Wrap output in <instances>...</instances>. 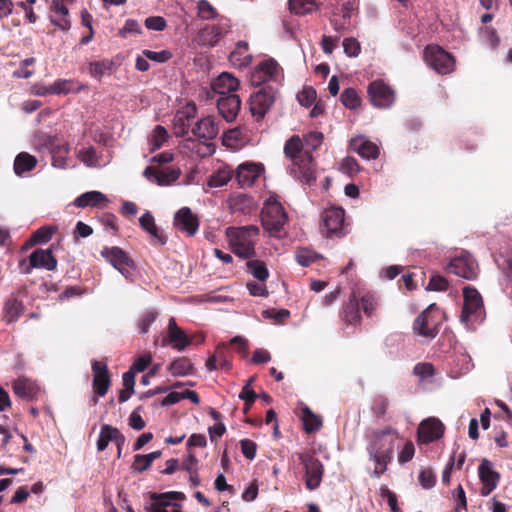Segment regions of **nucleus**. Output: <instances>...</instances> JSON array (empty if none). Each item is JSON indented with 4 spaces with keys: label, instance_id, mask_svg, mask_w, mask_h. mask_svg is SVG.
Returning <instances> with one entry per match:
<instances>
[{
    "label": "nucleus",
    "instance_id": "nucleus-61",
    "mask_svg": "<svg viewBox=\"0 0 512 512\" xmlns=\"http://www.w3.org/2000/svg\"><path fill=\"white\" fill-rule=\"evenodd\" d=\"M152 463L145 456V454H136L134 456V461L132 463L131 468L138 472L142 473L151 467Z\"/></svg>",
    "mask_w": 512,
    "mask_h": 512
},
{
    "label": "nucleus",
    "instance_id": "nucleus-2",
    "mask_svg": "<svg viewBox=\"0 0 512 512\" xmlns=\"http://www.w3.org/2000/svg\"><path fill=\"white\" fill-rule=\"evenodd\" d=\"M260 229L256 225L242 227H228L226 236L229 240L233 253L243 259L253 258L255 245L258 241Z\"/></svg>",
    "mask_w": 512,
    "mask_h": 512
},
{
    "label": "nucleus",
    "instance_id": "nucleus-35",
    "mask_svg": "<svg viewBox=\"0 0 512 512\" xmlns=\"http://www.w3.org/2000/svg\"><path fill=\"white\" fill-rule=\"evenodd\" d=\"M4 312L7 323H12L23 314L24 306L18 299L10 298L4 304Z\"/></svg>",
    "mask_w": 512,
    "mask_h": 512
},
{
    "label": "nucleus",
    "instance_id": "nucleus-28",
    "mask_svg": "<svg viewBox=\"0 0 512 512\" xmlns=\"http://www.w3.org/2000/svg\"><path fill=\"white\" fill-rule=\"evenodd\" d=\"M31 266L35 268L54 271L57 267V259L51 249H36L30 254Z\"/></svg>",
    "mask_w": 512,
    "mask_h": 512
},
{
    "label": "nucleus",
    "instance_id": "nucleus-23",
    "mask_svg": "<svg viewBox=\"0 0 512 512\" xmlns=\"http://www.w3.org/2000/svg\"><path fill=\"white\" fill-rule=\"evenodd\" d=\"M263 170L262 164L245 162L238 166L235 179L242 188L251 187Z\"/></svg>",
    "mask_w": 512,
    "mask_h": 512
},
{
    "label": "nucleus",
    "instance_id": "nucleus-39",
    "mask_svg": "<svg viewBox=\"0 0 512 512\" xmlns=\"http://www.w3.org/2000/svg\"><path fill=\"white\" fill-rule=\"evenodd\" d=\"M318 8L315 0H289V9L297 15H305Z\"/></svg>",
    "mask_w": 512,
    "mask_h": 512
},
{
    "label": "nucleus",
    "instance_id": "nucleus-20",
    "mask_svg": "<svg viewBox=\"0 0 512 512\" xmlns=\"http://www.w3.org/2000/svg\"><path fill=\"white\" fill-rule=\"evenodd\" d=\"M447 270L468 280H474L478 275L477 265L468 256L455 257L450 261Z\"/></svg>",
    "mask_w": 512,
    "mask_h": 512
},
{
    "label": "nucleus",
    "instance_id": "nucleus-6",
    "mask_svg": "<svg viewBox=\"0 0 512 512\" xmlns=\"http://www.w3.org/2000/svg\"><path fill=\"white\" fill-rule=\"evenodd\" d=\"M426 64L438 74L446 75L455 68V58L439 45H428L423 52Z\"/></svg>",
    "mask_w": 512,
    "mask_h": 512
},
{
    "label": "nucleus",
    "instance_id": "nucleus-24",
    "mask_svg": "<svg viewBox=\"0 0 512 512\" xmlns=\"http://www.w3.org/2000/svg\"><path fill=\"white\" fill-rule=\"evenodd\" d=\"M216 102L219 114L223 119L227 122H232L236 119L241 108V100L238 95L219 96Z\"/></svg>",
    "mask_w": 512,
    "mask_h": 512
},
{
    "label": "nucleus",
    "instance_id": "nucleus-57",
    "mask_svg": "<svg viewBox=\"0 0 512 512\" xmlns=\"http://www.w3.org/2000/svg\"><path fill=\"white\" fill-rule=\"evenodd\" d=\"M380 496L387 499V503L391 509V512H400L397 496L387 486H382L380 488Z\"/></svg>",
    "mask_w": 512,
    "mask_h": 512
},
{
    "label": "nucleus",
    "instance_id": "nucleus-37",
    "mask_svg": "<svg viewBox=\"0 0 512 512\" xmlns=\"http://www.w3.org/2000/svg\"><path fill=\"white\" fill-rule=\"evenodd\" d=\"M169 135L165 127L157 125L149 137V150L155 152L160 149L168 140Z\"/></svg>",
    "mask_w": 512,
    "mask_h": 512
},
{
    "label": "nucleus",
    "instance_id": "nucleus-46",
    "mask_svg": "<svg viewBox=\"0 0 512 512\" xmlns=\"http://www.w3.org/2000/svg\"><path fill=\"white\" fill-rule=\"evenodd\" d=\"M247 269L259 281H265L269 276L265 263L260 260H249L247 262Z\"/></svg>",
    "mask_w": 512,
    "mask_h": 512
},
{
    "label": "nucleus",
    "instance_id": "nucleus-62",
    "mask_svg": "<svg viewBox=\"0 0 512 512\" xmlns=\"http://www.w3.org/2000/svg\"><path fill=\"white\" fill-rule=\"evenodd\" d=\"M145 26L149 30L163 31L166 26V20L161 16H150L145 19Z\"/></svg>",
    "mask_w": 512,
    "mask_h": 512
},
{
    "label": "nucleus",
    "instance_id": "nucleus-64",
    "mask_svg": "<svg viewBox=\"0 0 512 512\" xmlns=\"http://www.w3.org/2000/svg\"><path fill=\"white\" fill-rule=\"evenodd\" d=\"M419 482L424 489L432 488L436 483V478L432 470L423 469L419 474Z\"/></svg>",
    "mask_w": 512,
    "mask_h": 512
},
{
    "label": "nucleus",
    "instance_id": "nucleus-26",
    "mask_svg": "<svg viewBox=\"0 0 512 512\" xmlns=\"http://www.w3.org/2000/svg\"><path fill=\"white\" fill-rule=\"evenodd\" d=\"M239 86L240 81L228 72L221 73L211 83L213 93L218 94L219 96L234 94L233 92H235Z\"/></svg>",
    "mask_w": 512,
    "mask_h": 512
},
{
    "label": "nucleus",
    "instance_id": "nucleus-55",
    "mask_svg": "<svg viewBox=\"0 0 512 512\" xmlns=\"http://www.w3.org/2000/svg\"><path fill=\"white\" fill-rule=\"evenodd\" d=\"M252 203V198L246 195H238L235 198H232L230 201V208L232 211H244L245 208H250Z\"/></svg>",
    "mask_w": 512,
    "mask_h": 512
},
{
    "label": "nucleus",
    "instance_id": "nucleus-5",
    "mask_svg": "<svg viewBox=\"0 0 512 512\" xmlns=\"http://www.w3.org/2000/svg\"><path fill=\"white\" fill-rule=\"evenodd\" d=\"M293 456H297L300 464L302 465L304 475L303 480L308 490H316L322 482L324 475V465L316 457L314 451L296 452Z\"/></svg>",
    "mask_w": 512,
    "mask_h": 512
},
{
    "label": "nucleus",
    "instance_id": "nucleus-7",
    "mask_svg": "<svg viewBox=\"0 0 512 512\" xmlns=\"http://www.w3.org/2000/svg\"><path fill=\"white\" fill-rule=\"evenodd\" d=\"M230 29V21L226 18H221L217 24L206 25L200 29L192 41L199 47L212 48L230 32Z\"/></svg>",
    "mask_w": 512,
    "mask_h": 512
},
{
    "label": "nucleus",
    "instance_id": "nucleus-12",
    "mask_svg": "<svg viewBox=\"0 0 512 512\" xmlns=\"http://www.w3.org/2000/svg\"><path fill=\"white\" fill-rule=\"evenodd\" d=\"M292 173L301 183L312 185L316 181L315 161L311 151H304L298 160L293 162Z\"/></svg>",
    "mask_w": 512,
    "mask_h": 512
},
{
    "label": "nucleus",
    "instance_id": "nucleus-21",
    "mask_svg": "<svg viewBox=\"0 0 512 512\" xmlns=\"http://www.w3.org/2000/svg\"><path fill=\"white\" fill-rule=\"evenodd\" d=\"M174 226L188 236H193L199 229V220L188 207H182L174 216Z\"/></svg>",
    "mask_w": 512,
    "mask_h": 512
},
{
    "label": "nucleus",
    "instance_id": "nucleus-52",
    "mask_svg": "<svg viewBox=\"0 0 512 512\" xmlns=\"http://www.w3.org/2000/svg\"><path fill=\"white\" fill-rule=\"evenodd\" d=\"M159 171L160 175L157 178V184L160 186L169 185L180 176V172L172 168H162Z\"/></svg>",
    "mask_w": 512,
    "mask_h": 512
},
{
    "label": "nucleus",
    "instance_id": "nucleus-41",
    "mask_svg": "<svg viewBox=\"0 0 512 512\" xmlns=\"http://www.w3.org/2000/svg\"><path fill=\"white\" fill-rule=\"evenodd\" d=\"M113 65V61L108 59L92 61L89 63V73L93 78L100 80L106 72L112 70Z\"/></svg>",
    "mask_w": 512,
    "mask_h": 512
},
{
    "label": "nucleus",
    "instance_id": "nucleus-42",
    "mask_svg": "<svg viewBox=\"0 0 512 512\" xmlns=\"http://www.w3.org/2000/svg\"><path fill=\"white\" fill-rule=\"evenodd\" d=\"M69 153L67 145H56L51 148L52 165L56 168L64 169L67 166L66 160Z\"/></svg>",
    "mask_w": 512,
    "mask_h": 512
},
{
    "label": "nucleus",
    "instance_id": "nucleus-53",
    "mask_svg": "<svg viewBox=\"0 0 512 512\" xmlns=\"http://www.w3.org/2000/svg\"><path fill=\"white\" fill-rule=\"evenodd\" d=\"M317 98L316 90L312 87H305L298 93L297 99L302 106L310 107Z\"/></svg>",
    "mask_w": 512,
    "mask_h": 512
},
{
    "label": "nucleus",
    "instance_id": "nucleus-59",
    "mask_svg": "<svg viewBox=\"0 0 512 512\" xmlns=\"http://www.w3.org/2000/svg\"><path fill=\"white\" fill-rule=\"evenodd\" d=\"M360 304L363 309V312L367 316H371L377 306V300L373 295L365 294L361 297V299L359 301V305Z\"/></svg>",
    "mask_w": 512,
    "mask_h": 512
},
{
    "label": "nucleus",
    "instance_id": "nucleus-34",
    "mask_svg": "<svg viewBox=\"0 0 512 512\" xmlns=\"http://www.w3.org/2000/svg\"><path fill=\"white\" fill-rule=\"evenodd\" d=\"M193 370V363L186 357L176 358L168 367V371L175 377L190 375Z\"/></svg>",
    "mask_w": 512,
    "mask_h": 512
},
{
    "label": "nucleus",
    "instance_id": "nucleus-43",
    "mask_svg": "<svg viewBox=\"0 0 512 512\" xmlns=\"http://www.w3.org/2000/svg\"><path fill=\"white\" fill-rule=\"evenodd\" d=\"M390 401L384 395H377L373 399L371 411L376 419H383L388 411Z\"/></svg>",
    "mask_w": 512,
    "mask_h": 512
},
{
    "label": "nucleus",
    "instance_id": "nucleus-45",
    "mask_svg": "<svg viewBox=\"0 0 512 512\" xmlns=\"http://www.w3.org/2000/svg\"><path fill=\"white\" fill-rule=\"evenodd\" d=\"M479 37L482 42L489 45L492 50H496L500 44V38L496 30L492 27H481L479 29Z\"/></svg>",
    "mask_w": 512,
    "mask_h": 512
},
{
    "label": "nucleus",
    "instance_id": "nucleus-13",
    "mask_svg": "<svg viewBox=\"0 0 512 512\" xmlns=\"http://www.w3.org/2000/svg\"><path fill=\"white\" fill-rule=\"evenodd\" d=\"M101 256L123 275L129 274L134 267V261L119 247H105Z\"/></svg>",
    "mask_w": 512,
    "mask_h": 512
},
{
    "label": "nucleus",
    "instance_id": "nucleus-14",
    "mask_svg": "<svg viewBox=\"0 0 512 512\" xmlns=\"http://www.w3.org/2000/svg\"><path fill=\"white\" fill-rule=\"evenodd\" d=\"M443 423L434 417L423 420L417 429L418 442L429 444L440 439L444 434Z\"/></svg>",
    "mask_w": 512,
    "mask_h": 512
},
{
    "label": "nucleus",
    "instance_id": "nucleus-4",
    "mask_svg": "<svg viewBox=\"0 0 512 512\" xmlns=\"http://www.w3.org/2000/svg\"><path fill=\"white\" fill-rule=\"evenodd\" d=\"M444 318L445 316L441 309L435 303L430 304L415 319L413 330L420 336L433 339L439 333Z\"/></svg>",
    "mask_w": 512,
    "mask_h": 512
},
{
    "label": "nucleus",
    "instance_id": "nucleus-19",
    "mask_svg": "<svg viewBox=\"0 0 512 512\" xmlns=\"http://www.w3.org/2000/svg\"><path fill=\"white\" fill-rule=\"evenodd\" d=\"M478 475L482 483L480 494L488 496L493 490L496 489L500 475L492 468V463L483 459L478 467Z\"/></svg>",
    "mask_w": 512,
    "mask_h": 512
},
{
    "label": "nucleus",
    "instance_id": "nucleus-32",
    "mask_svg": "<svg viewBox=\"0 0 512 512\" xmlns=\"http://www.w3.org/2000/svg\"><path fill=\"white\" fill-rule=\"evenodd\" d=\"M341 318L349 325H357L360 323L361 315L359 310V301L355 296H352L344 305Z\"/></svg>",
    "mask_w": 512,
    "mask_h": 512
},
{
    "label": "nucleus",
    "instance_id": "nucleus-30",
    "mask_svg": "<svg viewBox=\"0 0 512 512\" xmlns=\"http://www.w3.org/2000/svg\"><path fill=\"white\" fill-rule=\"evenodd\" d=\"M139 224L141 228L149 233V235L153 238L155 243L159 245H164L167 242V237L159 231L155 224L154 216L151 212L146 211L140 218Z\"/></svg>",
    "mask_w": 512,
    "mask_h": 512
},
{
    "label": "nucleus",
    "instance_id": "nucleus-17",
    "mask_svg": "<svg viewBox=\"0 0 512 512\" xmlns=\"http://www.w3.org/2000/svg\"><path fill=\"white\" fill-rule=\"evenodd\" d=\"M219 133V122L213 116H207L197 121L191 128L189 139L212 140Z\"/></svg>",
    "mask_w": 512,
    "mask_h": 512
},
{
    "label": "nucleus",
    "instance_id": "nucleus-25",
    "mask_svg": "<svg viewBox=\"0 0 512 512\" xmlns=\"http://www.w3.org/2000/svg\"><path fill=\"white\" fill-rule=\"evenodd\" d=\"M196 107L188 108L187 111H179L173 121V133L176 137H186L191 134V126L195 118Z\"/></svg>",
    "mask_w": 512,
    "mask_h": 512
},
{
    "label": "nucleus",
    "instance_id": "nucleus-33",
    "mask_svg": "<svg viewBox=\"0 0 512 512\" xmlns=\"http://www.w3.org/2000/svg\"><path fill=\"white\" fill-rule=\"evenodd\" d=\"M37 159L27 152L19 153L14 160V171L16 175L21 176L36 167Z\"/></svg>",
    "mask_w": 512,
    "mask_h": 512
},
{
    "label": "nucleus",
    "instance_id": "nucleus-49",
    "mask_svg": "<svg viewBox=\"0 0 512 512\" xmlns=\"http://www.w3.org/2000/svg\"><path fill=\"white\" fill-rule=\"evenodd\" d=\"M320 258V255L308 248L298 249L296 252V261L304 267L309 266Z\"/></svg>",
    "mask_w": 512,
    "mask_h": 512
},
{
    "label": "nucleus",
    "instance_id": "nucleus-51",
    "mask_svg": "<svg viewBox=\"0 0 512 512\" xmlns=\"http://www.w3.org/2000/svg\"><path fill=\"white\" fill-rule=\"evenodd\" d=\"M78 158L89 167H96L99 163L96 149L92 146L81 149L78 153Z\"/></svg>",
    "mask_w": 512,
    "mask_h": 512
},
{
    "label": "nucleus",
    "instance_id": "nucleus-58",
    "mask_svg": "<svg viewBox=\"0 0 512 512\" xmlns=\"http://www.w3.org/2000/svg\"><path fill=\"white\" fill-rule=\"evenodd\" d=\"M413 373L421 379L432 377L435 373L434 366L431 363L423 362L418 363L413 368Z\"/></svg>",
    "mask_w": 512,
    "mask_h": 512
},
{
    "label": "nucleus",
    "instance_id": "nucleus-50",
    "mask_svg": "<svg viewBox=\"0 0 512 512\" xmlns=\"http://www.w3.org/2000/svg\"><path fill=\"white\" fill-rule=\"evenodd\" d=\"M197 9L198 16L203 20H211L218 16L216 9L207 0H199Z\"/></svg>",
    "mask_w": 512,
    "mask_h": 512
},
{
    "label": "nucleus",
    "instance_id": "nucleus-10",
    "mask_svg": "<svg viewBox=\"0 0 512 512\" xmlns=\"http://www.w3.org/2000/svg\"><path fill=\"white\" fill-rule=\"evenodd\" d=\"M367 94L370 103L379 109L390 108L396 100L395 91L382 79L369 83Z\"/></svg>",
    "mask_w": 512,
    "mask_h": 512
},
{
    "label": "nucleus",
    "instance_id": "nucleus-40",
    "mask_svg": "<svg viewBox=\"0 0 512 512\" xmlns=\"http://www.w3.org/2000/svg\"><path fill=\"white\" fill-rule=\"evenodd\" d=\"M341 103L350 110H355L361 105V98L354 88H346L340 95Z\"/></svg>",
    "mask_w": 512,
    "mask_h": 512
},
{
    "label": "nucleus",
    "instance_id": "nucleus-29",
    "mask_svg": "<svg viewBox=\"0 0 512 512\" xmlns=\"http://www.w3.org/2000/svg\"><path fill=\"white\" fill-rule=\"evenodd\" d=\"M13 392L24 400H34L39 393V387L27 378H18L13 382Z\"/></svg>",
    "mask_w": 512,
    "mask_h": 512
},
{
    "label": "nucleus",
    "instance_id": "nucleus-44",
    "mask_svg": "<svg viewBox=\"0 0 512 512\" xmlns=\"http://www.w3.org/2000/svg\"><path fill=\"white\" fill-rule=\"evenodd\" d=\"M233 177V171L230 168L219 169L209 177L208 185L210 187H222L226 185Z\"/></svg>",
    "mask_w": 512,
    "mask_h": 512
},
{
    "label": "nucleus",
    "instance_id": "nucleus-22",
    "mask_svg": "<svg viewBox=\"0 0 512 512\" xmlns=\"http://www.w3.org/2000/svg\"><path fill=\"white\" fill-rule=\"evenodd\" d=\"M279 69V64L274 59H268L259 63L251 74L252 84L258 86L275 80Z\"/></svg>",
    "mask_w": 512,
    "mask_h": 512
},
{
    "label": "nucleus",
    "instance_id": "nucleus-56",
    "mask_svg": "<svg viewBox=\"0 0 512 512\" xmlns=\"http://www.w3.org/2000/svg\"><path fill=\"white\" fill-rule=\"evenodd\" d=\"M340 170L352 176L360 171V166L354 157L348 156L342 160Z\"/></svg>",
    "mask_w": 512,
    "mask_h": 512
},
{
    "label": "nucleus",
    "instance_id": "nucleus-11",
    "mask_svg": "<svg viewBox=\"0 0 512 512\" xmlns=\"http://www.w3.org/2000/svg\"><path fill=\"white\" fill-rule=\"evenodd\" d=\"M323 226L328 236L342 237L348 233L345 211L341 207H329L322 213Z\"/></svg>",
    "mask_w": 512,
    "mask_h": 512
},
{
    "label": "nucleus",
    "instance_id": "nucleus-16",
    "mask_svg": "<svg viewBox=\"0 0 512 512\" xmlns=\"http://www.w3.org/2000/svg\"><path fill=\"white\" fill-rule=\"evenodd\" d=\"M92 372L94 393L99 397H103L111 386V377L107 364L103 361H94L92 363Z\"/></svg>",
    "mask_w": 512,
    "mask_h": 512
},
{
    "label": "nucleus",
    "instance_id": "nucleus-3",
    "mask_svg": "<svg viewBox=\"0 0 512 512\" xmlns=\"http://www.w3.org/2000/svg\"><path fill=\"white\" fill-rule=\"evenodd\" d=\"M287 222L283 206L273 197L268 198L261 211L262 227L273 237H281Z\"/></svg>",
    "mask_w": 512,
    "mask_h": 512
},
{
    "label": "nucleus",
    "instance_id": "nucleus-18",
    "mask_svg": "<svg viewBox=\"0 0 512 512\" xmlns=\"http://www.w3.org/2000/svg\"><path fill=\"white\" fill-rule=\"evenodd\" d=\"M125 436L116 427L104 424L101 427L99 438L97 441L98 451H104L110 441L115 442L117 446V458L121 457L122 447L125 444Z\"/></svg>",
    "mask_w": 512,
    "mask_h": 512
},
{
    "label": "nucleus",
    "instance_id": "nucleus-36",
    "mask_svg": "<svg viewBox=\"0 0 512 512\" xmlns=\"http://www.w3.org/2000/svg\"><path fill=\"white\" fill-rule=\"evenodd\" d=\"M303 143L298 135H293L289 138L284 146V153L286 157L290 158L295 162L303 155Z\"/></svg>",
    "mask_w": 512,
    "mask_h": 512
},
{
    "label": "nucleus",
    "instance_id": "nucleus-9",
    "mask_svg": "<svg viewBox=\"0 0 512 512\" xmlns=\"http://www.w3.org/2000/svg\"><path fill=\"white\" fill-rule=\"evenodd\" d=\"M276 99V90L271 85H264L257 92L252 94L249 99V110L252 116L257 120L264 118L268 110L274 104Z\"/></svg>",
    "mask_w": 512,
    "mask_h": 512
},
{
    "label": "nucleus",
    "instance_id": "nucleus-60",
    "mask_svg": "<svg viewBox=\"0 0 512 512\" xmlns=\"http://www.w3.org/2000/svg\"><path fill=\"white\" fill-rule=\"evenodd\" d=\"M342 44L344 52L349 57H356L361 51L360 44L355 38H345Z\"/></svg>",
    "mask_w": 512,
    "mask_h": 512
},
{
    "label": "nucleus",
    "instance_id": "nucleus-47",
    "mask_svg": "<svg viewBox=\"0 0 512 512\" xmlns=\"http://www.w3.org/2000/svg\"><path fill=\"white\" fill-rule=\"evenodd\" d=\"M56 231L55 227L51 226H43L37 229L30 237V244H44L47 243L51 238L54 232Z\"/></svg>",
    "mask_w": 512,
    "mask_h": 512
},
{
    "label": "nucleus",
    "instance_id": "nucleus-54",
    "mask_svg": "<svg viewBox=\"0 0 512 512\" xmlns=\"http://www.w3.org/2000/svg\"><path fill=\"white\" fill-rule=\"evenodd\" d=\"M158 316L157 311L145 312L138 321V328L140 333L145 334L149 331L151 324L156 320Z\"/></svg>",
    "mask_w": 512,
    "mask_h": 512
},
{
    "label": "nucleus",
    "instance_id": "nucleus-38",
    "mask_svg": "<svg viewBox=\"0 0 512 512\" xmlns=\"http://www.w3.org/2000/svg\"><path fill=\"white\" fill-rule=\"evenodd\" d=\"M302 422L304 430L307 433L318 431L322 426L321 418L314 414L308 407L302 410Z\"/></svg>",
    "mask_w": 512,
    "mask_h": 512
},
{
    "label": "nucleus",
    "instance_id": "nucleus-31",
    "mask_svg": "<svg viewBox=\"0 0 512 512\" xmlns=\"http://www.w3.org/2000/svg\"><path fill=\"white\" fill-rule=\"evenodd\" d=\"M108 202L109 200L103 193L99 191H89L78 196L74 201V205L79 208H85L88 206L100 207L102 204H106Z\"/></svg>",
    "mask_w": 512,
    "mask_h": 512
},
{
    "label": "nucleus",
    "instance_id": "nucleus-15",
    "mask_svg": "<svg viewBox=\"0 0 512 512\" xmlns=\"http://www.w3.org/2000/svg\"><path fill=\"white\" fill-rule=\"evenodd\" d=\"M191 344L192 339L177 325L175 318L171 317L168 322V335L162 339V346L171 345L177 351H183Z\"/></svg>",
    "mask_w": 512,
    "mask_h": 512
},
{
    "label": "nucleus",
    "instance_id": "nucleus-8",
    "mask_svg": "<svg viewBox=\"0 0 512 512\" xmlns=\"http://www.w3.org/2000/svg\"><path fill=\"white\" fill-rule=\"evenodd\" d=\"M463 298L461 321L468 323L481 320L484 314V305L480 293L475 288L467 286L463 289Z\"/></svg>",
    "mask_w": 512,
    "mask_h": 512
},
{
    "label": "nucleus",
    "instance_id": "nucleus-27",
    "mask_svg": "<svg viewBox=\"0 0 512 512\" xmlns=\"http://www.w3.org/2000/svg\"><path fill=\"white\" fill-rule=\"evenodd\" d=\"M349 146L364 159H376L379 156L378 146L363 136L352 138Z\"/></svg>",
    "mask_w": 512,
    "mask_h": 512
},
{
    "label": "nucleus",
    "instance_id": "nucleus-48",
    "mask_svg": "<svg viewBox=\"0 0 512 512\" xmlns=\"http://www.w3.org/2000/svg\"><path fill=\"white\" fill-rule=\"evenodd\" d=\"M323 134L321 132H310L304 135L303 150L304 151H315L323 142Z\"/></svg>",
    "mask_w": 512,
    "mask_h": 512
},
{
    "label": "nucleus",
    "instance_id": "nucleus-63",
    "mask_svg": "<svg viewBox=\"0 0 512 512\" xmlns=\"http://www.w3.org/2000/svg\"><path fill=\"white\" fill-rule=\"evenodd\" d=\"M241 452L249 460H253L256 456L257 444L250 439L240 441Z\"/></svg>",
    "mask_w": 512,
    "mask_h": 512
},
{
    "label": "nucleus",
    "instance_id": "nucleus-1",
    "mask_svg": "<svg viewBox=\"0 0 512 512\" xmlns=\"http://www.w3.org/2000/svg\"><path fill=\"white\" fill-rule=\"evenodd\" d=\"M366 451L369 460L373 461L374 469L371 476L379 478L387 471L388 464L392 462L396 442L399 434L395 428L387 426L383 429L373 430L368 436Z\"/></svg>",
    "mask_w": 512,
    "mask_h": 512
}]
</instances>
